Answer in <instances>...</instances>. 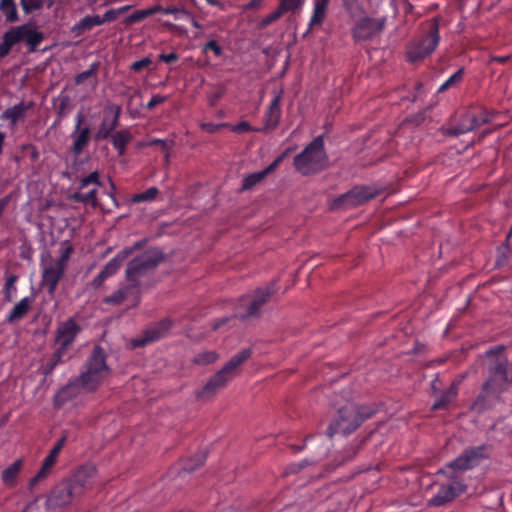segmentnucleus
<instances>
[{"label": "nucleus", "instance_id": "nucleus-1", "mask_svg": "<svg viewBox=\"0 0 512 512\" xmlns=\"http://www.w3.org/2000/svg\"><path fill=\"white\" fill-rule=\"evenodd\" d=\"M96 472L95 465L84 464L72 475L57 483L47 495V510L65 507L80 498L91 486V480L96 476Z\"/></svg>", "mask_w": 512, "mask_h": 512}, {"label": "nucleus", "instance_id": "nucleus-2", "mask_svg": "<svg viewBox=\"0 0 512 512\" xmlns=\"http://www.w3.org/2000/svg\"><path fill=\"white\" fill-rule=\"evenodd\" d=\"M110 372L111 370L106 363V353L104 349L96 345L85 362L83 372L73 383L63 387L58 392L56 400H67L77 387H81L89 392L94 391Z\"/></svg>", "mask_w": 512, "mask_h": 512}, {"label": "nucleus", "instance_id": "nucleus-3", "mask_svg": "<svg viewBox=\"0 0 512 512\" xmlns=\"http://www.w3.org/2000/svg\"><path fill=\"white\" fill-rule=\"evenodd\" d=\"M506 390V376L500 362L487 365V380L483 383L480 394L471 403L470 410L483 413L496 405L499 396Z\"/></svg>", "mask_w": 512, "mask_h": 512}, {"label": "nucleus", "instance_id": "nucleus-4", "mask_svg": "<svg viewBox=\"0 0 512 512\" xmlns=\"http://www.w3.org/2000/svg\"><path fill=\"white\" fill-rule=\"evenodd\" d=\"M327 153L324 147V137L319 135L314 138L304 150L293 159V165L297 172L303 176L317 174L327 167Z\"/></svg>", "mask_w": 512, "mask_h": 512}, {"label": "nucleus", "instance_id": "nucleus-5", "mask_svg": "<svg viewBox=\"0 0 512 512\" xmlns=\"http://www.w3.org/2000/svg\"><path fill=\"white\" fill-rule=\"evenodd\" d=\"M252 350L250 348L243 349L235 354L226 364L215 373L207 383L196 393L198 399L208 400L212 398L220 389L225 387L227 383L234 378L236 370L246 360L250 358Z\"/></svg>", "mask_w": 512, "mask_h": 512}, {"label": "nucleus", "instance_id": "nucleus-6", "mask_svg": "<svg viewBox=\"0 0 512 512\" xmlns=\"http://www.w3.org/2000/svg\"><path fill=\"white\" fill-rule=\"evenodd\" d=\"M165 259L164 253L158 248H151L133 258L126 268L127 281L142 283V279L153 274L158 265Z\"/></svg>", "mask_w": 512, "mask_h": 512}, {"label": "nucleus", "instance_id": "nucleus-7", "mask_svg": "<svg viewBox=\"0 0 512 512\" xmlns=\"http://www.w3.org/2000/svg\"><path fill=\"white\" fill-rule=\"evenodd\" d=\"M440 42L439 25L436 19L428 25L420 39L412 43L407 52L408 61L415 63L429 56Z\"/></svg>", "mask_w": 512, "mask_h": 512}, {"label": "nucleus", "instance_id": "nucleus-8", "mask_svg": "<svg viewBox=\"0 0 512 512\" xmlns=\"http://www.w3.org/2000/svg\"><path fill=\"white\" fill-rule=\"evenodd\" d=\"M490 446L480 445L475 447L466 448L461 455L456 459L447 464L446 469L449 471H442L447 474L449 478H456L455 473L457 471H465L479 465L484 459L490 457Z\"/></svg>", "mask_w": 512, "mask_h": 512}, {"label": "nucleus", "instance_id": "nucleus-9", "mask_svg": "<svg viewBox=\"0 0 512 512\" xmlns=\"http://www.w3.org/2000/svg\"><path fill=\"white\" fill-rule=\"evenodd\" d=\"M386 23V16L380 18H360L352 28V37L356 42L372 40L383 32Z\"/></svg>", "mask_w": 512, "mask_h": 512}, {"label": "nucleus", "instance_id": "nucleus-10", "mask_svg": "<svg viewBox=\"0 0 512 512\" xmlns=\"http://www.w3.org/2000/svg\"><path fill=\"white\" fill-rule=\"evenodd\" d=\"M121 106L116 104L108 105L104 109L103 118L93 133V140L101 142L108 140L117 130L120 124Z\"/></svg>", "mask_w": 512, "mask_h": 512}, {"label": "nucleus", "instance_id": "nucleus-11", "mask_svg": "<svg viewBox=\"0 0 512 512\" xmlns=\"http://www.w3.org/2000/svg\"><path fill=\"white\" fill-rule=\"evenodd\" d=\"M377 190L369 186H356L334 200V208L348 209L362 205L376 197Z\"/></svg>", "mask_w": 512, "mask_h": 512}, {"label": "nucleus", "instance_id": "nucleus-12", "mask_svg": "<svg viewBox=\"0 0 512 512\" xmlns=\"http://www.w3.org/2000/svg\"><path fill=\"white\" fill-rule=\"evenodd\" d=\"M172 322L170 319L165 318L159 322L149 325L143 332L136 338H133L130 342L131 348H141L150 343L158 341L163 338L167 332L171 329Z\"/></svg>", "mask_w": 512, "mask_h": 512}, {"label": "nucleus", "instance_id": "nucleus-13", "mask_svg": "<svg viewBox=\"0 0 512 512\" xmlns=\"http://www.w3.org/2000/svg\"><path fill=\"white\" fill-rule=\"evenodd\" d=\"M81 331L82 327L74 318L60 322L55 333V344L57 348L69 353L70 347Z\"/></svg>", "mask_w": 512, "mask_h": 512}, {"label": "nucleus", "instance_id": "nucleus-14", "mask_svg": "<svg viewBox=\"0 0 512 512\" xmlns=\"http://www.w3.org/2000/svg\"><path fill=\"white\" fill-rule=\"evenodd\" d=\"M84 121V114L82 112H78L75 116V126L71 134L73 139L71 152L75 156H79L93 139V134H91L90 127L88 125H83Z\"/></svg>", "mask_w": 512, "mask_h": 512}, {"label": "nucleus", "instance_id": "nucleus-15", "mask_svg": "<svg viewBox=\"0 0 512 512\" xmlns=\"http://www.w3.org/2000/svg\"><path fill=\"white\" fill-rule=\"evenodd\" d=\"M13 37L15 38L16 44L25 42L28 46L29 52L37 51L39 45L44 40V34L37 29L33 28L29 24H23L10 28Z\"/></svg>", "mask_w": 512, "mask_h": 512}, {"label": "nucleus", "instance_id": "nucleus-16", "mask_svg": "<svg viewBox=\"0 0 512 512\" xmlns=\"http://www.w3.org/2000/svg\"><path fill=\"white\" fill-rule=\"evenodd\" d=\"M455 479L450 484L441 485L438 493L428 501L427 505L430 507L443 506L464 493L467 486Z\"/></svg>", "mask_w": 512, "mask_h": 512}, {"label": "nucleus", "instance_id": "nucleus-17", "mask_svg": "<svg viewBox=\"0 0 512 512\" xmlns=\"http://www.w3.org/2000/svg\"><path fill=\"white\" fill-rule=\"evenodd\" d=\"M65 441H66V436L61 437L57 441V443L52 448L50 453L44 459L40 470L37 472V474L34 477H32L30 479L29 485H28L29 490H32L34 488V486H36L40 481H42L43 479H45L48 476L50 469L55 465V463L57 461L58 455H59Z\"/></svg>", "mask_w": 512, "mask_h": 512}, {"label": "nucleus", "instance_id": "nucleus-18", "mask_svg": "<svg viewBox=\"0 0 512 512\" xmlns=\"http://www.w3.org/2000/svg\"><path fill=\"white\" fill-rule=\"evenodd\" d=\"M364 419L365 418H334L326 430V435L330 438L337 434L343 436L350 435L361 426Z\"/></svg>", "mask_w": 512, "mask_h": 512}, {"label": "nucleus", "instance_id": "nucleus-19", "mask_svg": "<svg viewBox=\"0 0 512 512\" xmlns=\"http://www.w3.org/2000/svg\"><path fill=\"white\" fill-rule=\"evenodd\" d=\"M280 102V94L273 97L264 115V126L257 128L256 132L268 133L277 128L281 118Z\"/></svg>", "mask_w": 512, "mask_h": 512}, {"label": "nucleus", "instance_id": "nucleus-20", "mask_svg": "<svg viewBox=\"0 0 512 512\" xmlns=\"http://www.w3.org/2000/svg\"><path fill=\"white\" fill-rule=\"evenodd\" d=\"M275 285V282H272L264 288L257 289L246 313L241 317L246 318L259 315L261 307L268 301L270 296L276 292Z\"/></svg>", "mask_w": 512, "mask_h": 512}, {"label": "nucleus", "instance_id": "nucleus-21", "mask_svg": "<svg viewBox=\"0 0 512 512\" xmlns=\"http://www.w3.org/2000/svg\"><path fill=\"white\" fill-rule=\"evenodd\" d=\"M65 271L63 268L50 262L43 268L42 271V285L47 289L49 294H54L59 281L63 278Z\"/></svg>", "mask_w": 512, "mask_h": 512}, {"label": "nucleus", "instance_id": "nucleus-22", "mask_svg": "<svg viewBox=\"0 0 512 512\" xmlns=\"http://www.w3.org/2000/svg\"><path fill=\"white\" fill-rule=\"evenodd\" d=\"M504 346L500 345L494 349H491L486 352V357L488 359V365H495L500 362L501 369L504 371L506 376V388L509 384L512 385V363L507 366V359L503 355Z\"/></svg>", "mask_w": 512, "mask_h": 512}, {"label": "nucleus", "instance_id": "nucleus-23", "mask_svg": "<svg viewBox=\"0 0 512 512\" xmlns=\"http://www.w3.org/2000/svg\"><path fill=\"white\" fill-rule=\"evenodd\" d=\"M366 440L367 437H364L357 444H352L346 447L337 457L327 464L326 469L328 471H333L347 461L352 460L358 454Z\"/></svg>", "mask_w": 512, "mask_h": 512}, {"label": "nucleus", "instance_id": "nucleus-24", "mask_svg": "<svg viewBox=\"0 0 512 512\" xmlns=\"http://www.w3.org/2000/svg\"><path fill=\"white\" fill-rule=\"evenodd\" d=\"M31 108V103L26 104L25 102L21 101L18 104H15L12 107L7 108L3 113L0 115V119L2 120H9L10 121V128H15L19 121L23 120L26 116L27 111Z\"/></svg>", "mask_w": 512, "mask_h": 512}, {"label": "nucleus", "instance_id": "nucleus-25", "mask_svg": "<svg viewBox=\"0 0 512 512\" xmlns=\"http://www.w3.org/2000/svg\"><path fill=\"white\" fill-rule=\"evenodd\" d=\"M464 376L460 375L456 378L450 386L441 393V396L432 404V410H440L444 409L448 404H450L458 395V387L462 382Z\"/></svg>", "mask_w": 512, "mask_h": 512}, {"label": "nucleus", "instance_id": "nucleus-26", "mask_svg": "<svg viewBox=\"0 0 512 512\" xmlns=\"http://www.w3.org/2000/svg\"><path fill=\"white\" fill-rule=\"evenodd\" d=\"M330 0H314L313 1V12L308 23V31L314 27L321 26L327 16L328 6Z\"/></svg>", "mask_w": 512, "mask_h": 512}, {"label": "nucleus", "instance_id": "nucleus-27", "mask_svg": "<svg viewBox=\"0 0 512 512\" xmlns=\"http://www.w3.org/2000/svg\"><path fill=\"white\" fill-rule=\"evenodd\" d=\"M33 297H24L12 308L6 317L8 323H15L22 320L30 311Z\"/></svg>", "mask_w": 512, "mask_h": 512}, {"label": "nucleus", "instance_id": "nucleus-28", "mask_svg": "<svg viewBox=\"0 0 512 512\" xmlns=\"http://www.w3.org/2000/svg\"><path fill=\"white\" fill-rule=\"evenodd\" d=\"M132 138L133 136L129 129H122L116 131L109 139L118 155L123 156L126 153L127 145L132 141Z\"/></svg>", "mask_w": 512, "mask_h": 512}, {"label": "nucleus", "instance_id": "nucleus-29", "mask_svg": "<svg viewBox=\"0 0 512 512\" xmlns=\"http://www.w3.org/2000/svg\"><path fill=\"white\" fill-rule=\"evenodd\" d=\"M71 358V355L59 348L52 353L51 357L48 361L42 366V374L44 376H49L53 373L54 369L59 365Z\"/></svg>", "mask_w": 512, "mask_h": 512}, {"label": "nucleus", "instance_id": "nucleus-30", "mask_svg": "<svg viewBox=\"0 0 512 512\" xmlns=\"http://www.w3.org/2000/svg\"><path fill=\"white\" fill-rule=\"evenodd\" d=\"M95 26H100L98 15H86L79 22L74 24L70 31L75 38H78L85 32L92 30Z\"/></svg>", "mask_w": 512, "mask_h": 512}, {"label": "nucleus", "instance_id": "nucleus-31", "mask_svg": "<svg viewBox=\"0 0 512 512\" xmlns=\"http://www.w3.org/2000/svg\"><path fill=\"white\" fill-rule=\"evenodd\" d=\"M131 254V250L123 249L118 252L115 257H113L110 261H108L105 266L102 268L101 272L106 275L107 278L113 276L120 269L121 264L128 258Z\"/></svg>", "mask_w": 512, "mask_h": 512}, {"label": "nucleus", "instance_id": "nucleus-32", "mask_svg": "<svg viewBox=\"0 0 512 512\" xmlns=\"http://www.w3.org/2000/svg\"><path fill=\"white\" fill-rule=\"evenodd\" d=\"M471 121L473 120L470 117V112H467L460 117L459 123L457 125L445 129V134L458 137L462 134L473 131V124Z\"/></svg>", "mask_w": 512, "mask_h": 512}, {"label": "nucleus", "instance_id": "nucleus-33", "mask_svg": "<svg viewBox=\"0 0 512 512\" xmlns=\"http://www.w3.org/2000/svg\"><path fill=\"white\" fill-rule=\"evenodd\" d=\"M23 467V460L18 459L2 471V481L8 487L16 485V478Z\"/></svg>", "mask_w": 512, "mask_h": 512}, {"label": "nucleus", "instance_id": "nucleus-34", "mask_svg": "<svg viewBox=\"0 0 512 512\" xmlns=\"http://www.w3.org/2000/svg\"><path fill=\"white\" fill-rule=\"evenodd\" d=\"M128 282L129 284L123 286L126 302L129 303V307H135L140 303L142 283L137 281Z\"/></svg>", "mask_w": 512, "mask_h": 512}, {"label": "nucleus", "instance_id": "nucleus-35", "mask_svg": "<svg viewBox=\"0 0 512 512\" xmlns=\"http://www.w3.org/2000/svg\"><path fill=\"white\" fill-rule=\"evenodd\" d=\"M0 13L7 23H15L19 20L15 0H0Z\"/></svg>", "mask_w": 512, "mask_h": 512}, {"label": "nucleus", "instance_id": "nucleus-36", "mask_svg": "<svg viewBox=\"0 0 512 512\" xmlns=\"http://www.w3.org/2000/svg\"><path fill=\"white\" fill-rule=\"evenodd\" d=\"M162 6L161 5H155L153 7L142 9V10H136L132 14H130L128 17H126L124 23L126 25H131L137 22H140L144 20L147 17H150L158 12H161Z\"/></svg>", "mask_w": 512, "mask_h": 512}, {"label": "nucleus", "instance_id": "nucleus-37", "mask_svg": "<svg viewBox=\"0 0 512 512\" xmlns=\"http://www.w3.org/2000/svg\"><path fill=\"white\" fill-rule=\"evenodd\" d=\"M207 458V452L206 451H199L194 456L186 459L183 462L182 471L191 473L197 470L199 467H201Z\"/></svg>", "mask_w": 512, "mask_h": 512}, {"label": "nucleus", "instance_id": "nucleus-38", "mask_svg": "<svg viewBox=\"0 0 512 512\" xmlns=\"http://www.w3.org/2000/svg\"><path fill=\"white\" fill-rule=\"evenodd\" d=\"M388 412L385 410V406L383 403L373 404V405H362L357 408L353 416H374L376 414Z\"/></svg>", "mask_w": 512, "mask_h": 512}, {"label": "nucleus", "instance_id": "nucleus-39", "mask_svg": "<svg viewBox=\"0 0 512 512\" xmlns=\"http://www.w3.org/2000/svg\"><path fill=\"white\" fill-rule=\"evenodd\" d=\"M18 280V276L14 274H9L6 277L5 285H4V299L7 302H12L16 297L17 287L16 282Z\"/></svg>", "mask_w": 512, "mask_h": 512}, {"label": "nucleus", "instance_id": "nucleus-40", "mask_svg": "<svg viewBox=\"0 0 512 512\" xmlns=\"http://www.w3.org/2000/svg\"><path fill=\"white\" fill-rule=\"evenodd\" d=\"M74 251L73 246L69 242H64L61 245L60 256L57 260L52 261L57 266L66 270L70 257Z\"/></svg>", "mask_w": 512, "mask_h": 512}, {"label": "nucleus", "instance_id": "nucleus-41", "mask_svg": "<svg viewBox=\"0 0 512 512\" xmlns=\"http://www.w3.org/2000/svg\"><path fill=\"white\" fill-rule=\"evenodd\" d=\"M161 13L163 14H172L174 16L175 20H182L189 22L190 19H192V14L184 9L183 7L178 6H169V7H162Z\"/></svg>", "mask_w": 512, "mask_h": 512}, {"label": "nucleus", "instance_id": "nucleus-42", "mask_svg": "<svg viewBox=\"0 0 512 512\" xmlns=\"http://www.w3.org/2000/svg\"><path fill=\"white\" fill-rule=\"evenodd\" d=\"M70 199L79 203H91L93 206L97 204V190L92 189L87 193L75 192L70 196Z\"/></svg>", "mask_w": 512, "mask_h": 512}, {"label": "nucleus", "instance_id": "nucleus-43", "mask_svg": "<svg viewBox=\"0 0 512 512\" xmlns=\"http://www.w3.org/2000/svg\"><path fill=\"white\" fill-rule=\"evenodd\" d=\"M306 0H280L278 8L282 15L301 10Z\"/></svg>", "mask_w": 512, "mask_h": 512}, {"label": "nucleus", "instance_id": "nucleus-44", "mask_svg": "<svg viewBox=\"0 0 512 512\" xmlns=\"http://www.w3.org/2000/svg\"><path fill=\"white\" fill-rule=\"evenodd\" d=\"M266 178L265 173L258 171L244 177L241 190H250Z\"/></svg>", "mask_w": 512, "mask_h": 512}, {"label": "nucleus", "instance_id": "nucleus-45", "mask_svg": "<svg viewBox=\"0 0 512 512\" xmlns=\"http://www.w3.org/2000/svg\"><path fill=\"white\" fill-rule=\"evenodd\" d=\"M14 45H16L15 38L13 37L11 30L8 29L4 33L2 42L0 43V58L6 57Z\"/></svg>", "mask_w": 512, "mask_h": 512}, {"label": "nucleus", "instance_id": "nucleus-46", "mask_svg": "<svg viewBox=\"0 0 512 512\" xmlns=\"http://www.w3.org/2000/svg\"><path fill=\"white\" fill-rule=\"evenodd\" d=\"M342 5L351 17L359 16L364 12V8L360 0H342Z\"/></svg>", "mask_w": 512, "mask_h": 512}, {"label": "nucleus", "instance_id": "nucleus-47", "mask_svg": "<svg viewBox=\"0 0 512 512\" xmlns=\"http://www.w3.org/2000/svg\"><path fill=\"white\" fill-rule=\"evenodd\" d=\"M159 194V189L157 187H150L146 191L134 194L132 196V202L140 203L145 201H152Z\"/></svg>", "mask_w": 512, "mask_h": 512}, {"label": "nucleus", "instance_id": "nucleus-48", "mask_svg": "<svg viewBox=\"0 0 512 512\" xmlns=\"http://www.w3.org/2000/svg\"><path fill=\"white\" fill-rule=\"evenodd\" d=\"M470 117L473 120V130L492 121V115L487 110H482L478 114L470 112Z\"/></svg>", "mask_w": 512, "mask_h": 512}, {"label": "nucleus", "instance_id": "nucleus-49", "mask_svg": "<svg viewBox=\"0 0 512 512\" xmlns=\"http://www.w3.org/2000/svg\"><path fill=\"white\" fill-rule=\"evenodd\" d=\"M130 9V6H124L118 9H110L107 10L103 16L98 15V20L100 21V25H103L107 22H112L118 18L120 14Z\"/></svg>", "mask_w": 512, "mask_h": 512}, {"label": "nucleus", "instance_id": "nucleus-50", "mask_svg": "<svg viewBox=\"0 0 512 512\" xmlns=\"http://www.w3.org/2000/svg\"><path fill=\"white\" fill-rule=\"evenodd\" d=\"M218 359V354L215 351H204L197 354L194 358V363L197 365H208L214 363Z\"/></svg>", "mask_w": 512, "mask_h": 512}, {"label": "nucleus", "instance_id": "nucleus-51", "mask_svg": "<svg viewBox=\"0 0 512 512\" xmlns=\"http://www.w3.org/2000/svg\"><path fill=\"white\" fill-rule=\"evenodd\" d=\"M99 69V62H94L90 65L89 69L77 74L74 78L76 85L82 84L86 79L94 77Z\"/></svg>", "mask_w": 512, "mask_h": 512}, {"label": "nucleus", "instance_id": "nucleus-52", "mask_svg": "<svg viewBox=\"0 0 512 512\" xmlns=\"http://www.w3.org/2000/svg\"><path fill=\"white\" fill-rule=\"evenodd\" d=\"M104 303L108 305H120L126 302L125 292L123 286L113 292L111 295L104 298Z\"/></svg>", "mask_w": 512, "mask_h": 512}, {"label": "nucleus", "instance_id": "nucleus-53", "mask_svg": "<svg viewBox=\"0 0 512 512\" xmlns=\"http://www.w3.org/2000/svg\"><path fill=\"white\" fill-rule=\"evenodd\" d=\"M282 13L281 11L279 10V8L277 7L276 10H274L273 12L267 14L265 17H263L259 23V27L260 28H266L268 27L269 25H271L272 23H274L275 21H277L278 19H280L282 17Z\"/></svg>", "mask_w": 512, "mask_h": 512}, {"label": "nucleus", "instance_id": "nucleus-54", "mask_svg": "<svg viewBox=\"0 0 512 512\" xmlns=\"http://www.w3.org/2000/svg\"><path fill=\"white\" fill-rule=\"evenodd\" d=\"M21 6L26 14L39 10L43 6V0H21Z\"/></svg>", "mask_w": 512, "mask_h": 512}, {"label": "nucleus", "instance_id": "nucleus-55", "mask_svg": "<svg viewBox=\"0 0 512 512\" xmlns=\"http://www.w3.org/2000/svg\"><path fill=\"white\" fill-rule=\"evenodd\" d=\"M290 149L285 150L281 155L276 157L274 161L264 170H262L263 173H265V176L267 177L269 174L274 172L279 165L282 163V161L285 159V157L289 154Z\"/></svg>", "mask_w": 512, "mask_h": 512}, {"label": "nucleus", "instance_id": "nucleus-56", "mask_svg": "<svg viewBox=\"0 0 512 512\" xmlns=\"http://www.w3.org/2000/svg\"><path fill=\"white\" fill-rule=\"evenodd\" d=\"M290 149L285 150L281 155L276 157L274 161L264 170H262L263 173H265V176L267 177L269 174L274 172L279 165L282 163V161L285 159V157L289 154Z\"/></svg>", "mask_w": 512, "mask_h": 512}, {"label": "nucleus", "instance_id": "nucleus-57", "mask_svg": "<svg viewBox=\"0 0 512 512\" xmlns=\"http://www.w3.org/2000/svg\"><path fill=\"white\" fill-rule=\"evenodd\" d=\"M90 184H95L97 186L101 185V182L99 179V173L97 171H93L88 176H86L80 180V188L81 189L87 187Z\"/></svg>", "mask_w": 512, "mask_h": 512}, {"label": "nucleus", "instance_id": "nucleus-58", "mask_svg": "<svg viewBox=\"0 0 512 512\" xmlns=\"http://www.w3.org/2000/svg\"><path fill=\"white\" fill-rule=\"evenodd\" d=\"M203 52L206 53L208 51H212L216 57H220L222 56L223 54V49L222 47L218 44L217 41L215 40H211V41H208L204 46H203Z\"/></svg>", "mask_w": 512, "mask_h": 512}, {"label": "nucleus", "instance_id": "nucleus-59", "mask_svg": "<svg viewBox=\"0 0 512 512\" xmlns=\"http://www.w3.org/2000/svg\"><path fill=\"white\" fill-rule=\"evenodd\" d=\"M168 96H162L159 94H155L151 97L150 101L146 104L145 108L147 110H153L157 105L164 103L167 101Z\"/></svg>", "mask_w": 512, "mask_h": 512}, {"label": "nucleus", "instance_id": "nucleus-60", "mask_svg": "<svg viewBox=\"0 0 512 512\" xmlns=\"http://www.w3.org/2000/svg\"><path fill=\"white\" fill-rule=\"evenodd\" d=\"M231 130L236 133H244L249 131H255L257 128H253L247 121H241L236 125L231 126Z\"/></svg>", "mask_w": 512, "mask_h": 512}, {"label": "nucleus", "instance_id": "nucleus-61", "mask_svg": "<svg viewBox=\"0 0 512 512\" xmlns=\"http://www.w3.org/2000/svg\"><path fill=\"white\" fill-rule=\"evenodd\" d=\"M151 63V59L149 57H145L141 60L133 62L130 68L134 72H140L143 69L147 68Z\"/></svg>", "mask_w": 512, "mask_h": 512}, {"label": "nucleus", "instance_id": "nucleus-62", "mask_svg": "<svg viewBox=\"0 0 512 512\" xmlns=\"http://www.w3.org/2000/svg\"><path fill=\"white\" fill-rule=\"evenodd\" d=\"M505 419L506 418H497V420L491 425L490 431L495 432L496 430H501L504 434L511 433L512 429L506 430Z\"/></svg>", "mask_w": 512, "mask_h": 512}, {"label": "nucleus", "instance_id": "nucleus-63", "mask_svg": "<svg viewBox=\"0 0 512 512\" xmlns=\"http://www.w3.org/2000/svg\"><path fill=\"white\" fill-rule=\"evenodd\" d=\"M20 148L22 151L30 150V159L32 162H35L38 160L40 154H39V151L36 146H34L33 144H30V143H27V144H22Z\"/></svg>", "mask_w": 512, "mask_h": 512}, {"label": "nucleus", "instance_id": "nucleus-64", "mask_svg": "<svg viewBox=\"0 0 512 512\" xmlns=\"http://www.w3.org/2000/svg\"><path fill=\"white\" fill-rule=\"evenodd\" d=\"M464 75V69L460 68L458 69L454 74H452L446 81L447 84H449L450 87L456 85L463 79Z\"/></svg>", "mask_w": 512, "mask_h": 512}]
</instances>
